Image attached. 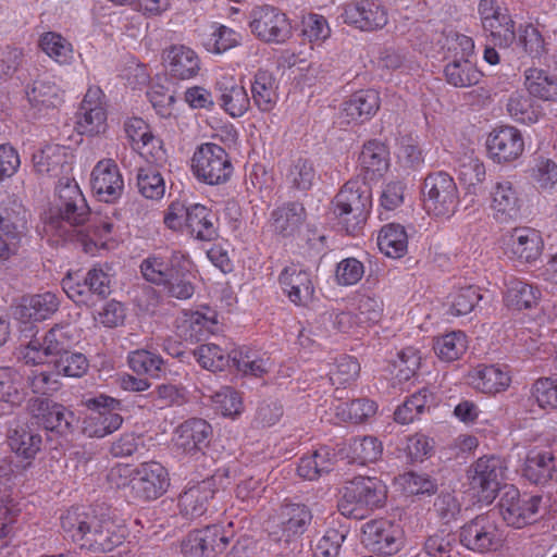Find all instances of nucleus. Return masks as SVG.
<instances>
[{
    "instance_id": "nucleus-15",
    "label": "nucleus",
    "mask_w": 557,
    "mask_h": 557,
    "mask_svg": "<svg viewBox=\"0 0 557 557\" xmlns=\"http://www.w3.org/2000/svg\"><path fill=\"white\" fill-rule=\"evenodd\" d=\"M500 248L516 265H532L543 253L544 240L539 231L520 226L503 235Z\"/></svg>"
},
{
    "instance_id": "nucleus-23",
    "label": "nucleus",
    "mask_w": 557,
    "mask_h": 557,
    "mask_svg": "<svg viewBox=\"0 0 557 557\" xmlns=\"http://www.w3.org/2000/svg\"><path fill=\"white\" fill-rule=\"evenodd\" d=\"M361 541L370 550L389 556L401 548L403 531L388 520H372L363 524Z\"/></svg>"
},
{
    "instance_id": "nucleus-40",
    "label": "nucleus",
    "mask_w": 557,
    "mask_h": 557,
    "mask_svg": "<svg viewBox=\"0 0 557 557\" xmlns=\"http://www.w3.org/2000/svg\"><path fill=\"white\" fill-rule=\"evenodd\" d=\"M11 450L24 460H32L41 448V435L27 423H15L8 434Z\"/></svg>"
},
{
    "instance_id": "nucleus-26",
    "label": "nucleus",
    "mask_w": 557,
    "mask_h": 557,
    "mask_svg": "<svg viewBox=\"0 0 557 557\" xmlns=\"http://www.w3.org/2000/svg\"><path fill=\"white\" fill-rule=\"evenodd\" d=\"M90 185L99 200L113 202L123 193L124 180L117 164L112 159H103L92 169Z\"/></svg>"
},
{
    "instance_id": "nucleus-19",
    "label": "nucleus",
    "mask_w": 557,
    "mask_h": 557,
    "mask_svg": "<svg viewBox=\"0 0 557 557\" xmlns=\"http://www.w3.org/2000/svg\"><path fill=\"white\" fill-rule=\"evenodd\" d=\"M339 17L361 32H375L388 23V11L379 0H356L342 7Z\"/></svg>"
},
{
    "instance_id": "nucleus-48",
    "label": "nucleus",
    "mask_w": 557,
    "mask_h": 557,
    "mask_svg": "<svg viewBox=\"0 0 557 557\" xmlns=\"http://www.w3.org/2000/svg\"><path fill=\"white\" fill-rule=\"evenodd\" d=\"M377 247L388 258L404 257L408 250V235L405 227L397 223L384 225L377 235Z\"/></svg>"
},
{
    "instance_id": "nucleus-58",
    "label": "nucleus",
    "mask_w": 557,
    "mask_h": 557,
    "mask_svg": "<svg viewBox=\"0 0 557 557\" xmlns=\"http://www.w3.org/2000/svg\"><path fill=\"white\" fill-rule=\"evenodd\" d=\"M527 172L539 189L550 190L557 184V163L546 156L535 154Z\"/></svg>"
},
{
    "instance_id": "nucleus-29",
    "label": "nucleus",
    "mask_w": 557,
    "mask_h": 557,
    "mask_svg": "<svg viewBox=\"0 0 557 557\" xmlns=\"http://www.w3.org/2000/svg\"><path fill=\"white\" fill-rule=\"evenodd\" d=\"M386 490H346L338 503L342 515L362 519L369 512L385 505Z\"/></svg>"
},
{
    "instance_id": "nucleus-61",
    "label": "nucleus",
    "mask_w": 557,
    "mask_h": 557,
    "mask_svg": "<svg viewBox=\"0 0 557 557\" xmlns=\"http://www.w3.org/2000/svg\"><path fill=\"white\" fill-rule=\"evenodd\" d=\"M507 111L513 121L525 125L536 123L543 114L539 104L529 96L521 94L510 96Z\"/></svg>"
},
{
    "instance_id": "nucleus-24",
    "label": "nucleus",
    "mask_w": 557,
    "mask_h": 557,
    "mask_svg": "<svg viewBox=\"0 0 557 557\" xmlns=\"http://www.w3.org/2000/svg\"><path fill=\"white\" fill-rule=\"evenodd\" d=\"M540 503V496L525 490H508L500 500V513L508 525L520 529L534 518Z\"/></svg>"
},
{
    "instance_id": "nucleus-41",
    "label": "nucleus",
    "mask_w": 557,
    "mask_h": 557,
    "mask_svg": "<svg viewBox=\"0 0 557 557\" xmlns=\"http://www.w3.org/2000/svg\"><path fill=\"white\" fill-rule=\"evenodd\" d=\"M359 166L367 181L381 178L389 166L388 150L376 140L367 143L359 156Z\"/></svg>"
},
{
    "instance_id": "nucleus-53",
    "label": "nucleus",
    "mask_w": 557,
    "mask_h": 557,
    "mask_svg": "<svg viewBox=\"0 0 557 557\" xmlns=\"http://www.w3.org/2000/svg\"><path fill=\"white\" fill-rule=\"evenodd\" d=\"M194 356L201 368L211 372L225 371L233 364V350L227 351L213 343L198 346Z\"/></svg>"
},
{
    "instance_id": "nucleus-5",
    "label": "nucleus",
    "mask_w": 557,
    "mask_h": 557,
    "mask_svg": "<svg viewBox=\"0 0 557 557\" xmlns=\"http://www.w3.org/2000/svg\"><path fill=\"white\" fill-rule=\"evenodd\" d=\"M383 312L382 298L372 292L363 290L355 295L348 309H327L320 314L317 322L318 327L323 332L358 334L377 324L382 320Z\"/></svg>"
},
{
    "instance_id": "nucleus-51",
    "label": "nucleus",
    "mask_w": 557,
    "mask_h": 557,
    "mask_svg": "<svg viewBox=\"0 0 557 557\" xmlns=\"http://www.w3.org/2000/svg\"><path fill=\"white\" fill-rule=\"evenodd\" d=\"M41 51L59 65H70L75 60L72 42L55 32H47L40 36Z\"/></svg>"
},
{
    "instance_id": "nucleus-63",
    "label": "nucleus",
    "mask_w": 557,
    "mask_h": 557,
    "mask_svg": "<svg viewBox=\"0 0 557 557\" xmlns=\"http://www.w3.org/2000/svg\"><path fill=\"white\" fill-rule=\"evenodd\" d=\"M158 169L149 165L137 171L138 191L146 199L160 200L165 194V182Z\"/></svg>"
},
{
    "instance_id": "nucleus-44",
    "label": "nucleus",
    "mask_w": 557,
    "mask_h": 557,
    "mask_svg": "<svg viewBox=\"0 0 557 557\" xmlns=\"http://www.w3.org/2000/svg\"><path fill=\"white\" fill-rule=\"evenodd\" d=\"M200 44L210 53L221 54L237 47L242 41L239 33L220 23H211L203 27Z\"/></svg>"
},
{
    "instance_id": "nucleus-14",
    "label": "nucleus",
    "mask_w": 557,
    "mask_h": 557,
    "mask_svg": "<svg viewBox=\"0 0 557 557\" xmlns=\"http://www.w3.org/2000/svg\"><path fill=\"white\" fill-rule=\"evenodd\" d=\"M424 207L435 216L450 218L457 210L459 196L454 178L445 172L425 177L423 184Z\"/></svg>"
},
{
    "instance_id": "nucleus-55",
    "label": "nucleus",
    "mask_w": 557,
    "mask_h": 557,
    "mask_svg": "<svg viewBox=\"0 0 557 557\" xmlns=\"http://www.w3.org/2000/svg\"><path fill=\"white\" fill-rule=\"evenodd\" d=\"M422 354L418 347L408 346L401 349L392 360L388 371L398 383L407 382L416 375L421 366Z\"/></svg>"
},
{
    "instance_id": "nucleus-37",
    "label": "nucleus",
    "mask_w": 557,
    "mask_h": 557,
    "mask_svg": "<svg viewBox=\"0 0 557 557\" xmlns=\"http://www.w3.org/2000/svg\"><path fill=\"white\" fill-rule=\"evenodd\" d=\"M220 106L232 117L243 116L250 106L245 87L233 75L223 74L216 82Z\"/></svg>"
},
{
    "instance_id": "nucleus-31",
    "label": "nucleus",
    "mask_w": 557,
    "mask_h": 557,
    "mask_svg": "<svg viewBox=\"0 0 557 557\" xmlns=\"http://www.w3.org/2000/svg\"><path fill=\"white\" fill-rule=\"evenodd\" d=\"M524 478L535 485H546L555 481L557 467L554 449L536 446L529 450L523 469Z\"/></svg>"
},
{
    "instance_id": "nucleus-22",
    "label": "nucleus",
    "mask_w": 557,
    "mask_h": 557,
    "mask_svg": "<svg viewBox=\"0 0 557 557\" xmlns=\"http://www.w3.org/2000/svg\"><path fill=\"white\" fill-rule=\"evenodd\" d=\"M460 542L475 553L496 550L502 546L504 536L497 524L486 516H476L460 530Z\"/></svg>"
},
{
    "instance_id": "nucleus-3",
    "label": "nucleus",
    "mask_w": 557,
    "mask_h": 557,
    "mask_svg": "<svg viewBox=\"0 0 557 557\" xmlns=\"http://www.w3.org/2000/svg\"><path fill=\"white\" fill-rule=\"evenodd\" d=\"M61 528L82 548L95 553L113 550L126 535L123 520L106 504L70 508L61 517Z\"/></svg>"
},
{
    "instance_id": "nucleus-59",
    "label": "nucleus",
    "mask_w": 557,
    "mask_h": 557,
    "mask_svg": "<svg viewBox=\"0 0 557 557\" xmlns=\"http://www.w3.org/2000/svg\"><path fill=\"white\" fill-rule=\"evenodd\" d=\"M24 376L13 367H0V400L17 405L25 396Z\"/></svg>"
},
{
    "instance_id": "nucleus-1",
    "label": "nucleus",
    "mask_w": 557,
    "mask_h": 557,
    "mask_svg": "<svg viewBox=\"0 0 557 557\" xmlns=\"http://www.w3.org/2000/svg\"><path fill=\"white\" fill-rule=\"evenodd\" d=\"M88 214L89 209L78 184L63 177L59 181L53 202L45 212L42 231L49 240L57 244L77 237L83 250L90 256L117 248L124 233L116 220L100 216L83 226Z\"/></svg>"
},
{
    "instance_id": "nucleus-49",
    "label": "nucleus",
    "mask_w": 557,
    "mask_h": 557,
    "mask_svg": "<svg viewBox=\"0 0 557 557\" xmlns=\"http://www.w3.org/2000/svg\"><path fill=\"white\" fill-rule=\"evenodd\" d=\"M251 92L253 102L260 111H272L278 100L277 86L273 74L264 70L258 71L251 84Z\"/></svg>"
},
{
    "instance_id": "nucleus-11",
    "label": "nucleus",
    "mask_w": 557,
    "mask_h": 557,
    "mask_svg": "<svg viewBox=\"0 0 557 557\" xmlns=\"http://www.w3.org/2000/svg\"><path fill=\"white\" fill-rule=\"evenodd\" d=\"M113 268L109 263H98L88 270L84 283L77 273L67 272L62 280V288L66 296L78 305H87L90 294L107 297L111 293Z\"/></svg>"
},
{
    "instance_id": "nucleus-36",
    "label": "nucleus",
    "mask_w": 557,
    "mask_h": 557,
    "mask_svg": "<svg viewBox=\"0 0 557 557\" xmlns=\"http://www.w3.org/2000/svg\"><path fill=\"white\" fill-rule=\"evenodd\" d=\"M33 412L48 431L66 434L72 429L74 416L61 404L48 398H38L33 405Z\"/></svg>"
},
{
    "instance_id": "nucleus-21",
    "label": "nucleus",
    "mask_w": 557,
    "mask_h": 557,
    "mask_svg": "<svg viewBox=\"0 0 557 557\" xmlns=\"http://www.w3.org/2000/svg\"><path fill=\"white\" fill-rule=\"evenodd\" d=\"M76 128L79 134L97 136L106 133L108 115L104 94L97 86H90L76 114Z\"/></svg>"
},
{
    "instance_id": "nucleus-20",
    "label": "nucleus",
    "mask_w": 557,
    "mask_h": 557,
    "mask_svg": "<svg viewBox=\"0 0 557 557\" xmlns=\"http://www.w3.org/2000/svg\"><path fill=\"white\" fill-rule=\"evenodd\" d=\"M277 283L283 295L297 307H309L314 300L312 274L301 264L290 263L283 268Z\"/></svg>"
},
{
    "instance_id": "nucleus-28",
    "label": "nucleus",
    "mask_w": 557,
    "mask_h": 557,
    "mask_svg": "<svg viewBox=\"0 0 557 557\" xmlns=\"http://www.w3.org/2000/svg\"><path fill=\"white\" fill-rule=\"evenodd\" d=\"M228 542L220 525H208L190 532L182 542V553L185 557H212L213 553L222 550Z\"/></svg>"
},
{
    "instance_id": "nucleus-13",
    "label": "nucleus",
    "mask_w": 557,
    "mask_h": 557,
    "mask_svg": "<svg viewBox=\"0 0 557 557\" xmlns=\"http://www.w3.org/2000/svg\"><path fill=\"white\" fill-rule=\"evenodd\" d=\"M488 160L494 164L507 166L518 162L525 151L523 133L511 125L498 126L487 133L484 141Z\"/></svg>"
},
{
    "instance_id": "nucleus-18",
    "label": "nucleus",
    "mask_w": 557,
    "mask_h": 557,
    "mask_svg": "<svg viewBox=\"0 0 557 557\" xmlns=\"http://www.w3.org/2000/svg\"><path fill=\"white\" fill-rule=\"evenodd\" d=\"M86 405L90 413L84 421V432L89 437H104L122 425L119 400L100 395L88 399Z\"/></svg>"
},
{
    "instance_id": "nucleus-7",
    "label": "nucleus",
    "mask_w": 557,
    "mask_h": 557,
    "mask_svg": "<svg viewBox=\"0 0 557 557\" xmlns=\"http://www.w3.org/2000/svg\"><path fill=\"white\" fill-rule=\"evenodd\" d=\"M485 201L490 215L498 224L518 222L528 210L523 190L509 177H499L492 182Z\"/></svg>"
},
{
    "instance_id": "nucleus-25",
    "label": "nucleus",
    "mask_w": 557,
    "mask_h": 557,
    "mask_svg": "<svg viewBox=\"0 0 557 557\" xmlns=\"http://www.w3.org/2000/svg\"><path fill=\"white\" fill-rule=\"evenodd\" d=\"M512 382V373L507 364H479L467 374V383L476 392L496 395L506 392Z\"/></svg>"
},
{
    "instance_id": "nucleus-60",
    "label": "nucleus",
    "mask_w": 557,
    "mask_h": 557,
    "mask_svg": "<svg viewBox=\"0 0 557 557\" xmlns=\"http://www.w3.org/2000/svg\"><path fill=\"white\" fill-rule=\"evenodd\" d=\"M334 454L331 448L323 446L317 449L312 455L302 457L297 468L300 478L313 481L323 472L330 470Z\"/></svg>"
},
{
    "instance_id": "nucleus-38",
    "label": "nucleus",
    "mask_w": 557,
    "mask_h": 557,
    "mask_svg": "<svg viewBox=\"0 0 557 557\" xmlns=\"http://www.w3.org/2000/svg\"><path fill=\"white\" fill-rule=\"evenodd\" d=\"M211 432V425L207 421L189 419L175 430L173 443L183 454L196 453L207 445Z\"/></svg>"
},
{
    "instance_id": "nucleus-42",
    "label": "nucleus",
    "mask_w": 557,
    "mask_h": 557,
    "mask_svg": "<svg viewBox=\"0 0 557 557\" xmlns=\"http://www.w3.org/2000/svg\"><path fill=\"white\" fill-rule=\"evenodd\" d=\"M59 305L57 295L46 292L24 298L15 314L24 322H39L50 318L58 310Z\"/></svg>"
},
{
    "instance_id": "nucleus-50",
    "label": "nucleus",
    "mask_w": 557,
    "mask_h": 557,
    "mask_svg": "<svg viewBox=\"0 0 557 557\" xmlns=\"http://www.w3.org/2000/svg\"><path fill=\"white\" fill-rule=\"evenodd\" d=\"M24 227V216L0 214V261L8 260L17 251Z\"/></svg>"
},
{
    "instance_id": "nucleus-43",
    "label": "nucleus",
    "mask_w": 557,
    "mask_h": 557,
    "mask_svg": "<svg viewBox=\"0 0 557 557\" xmlns=\"http://www.w3.org/2000/svg\"><path fill=\"white\" fill-rule=\"evenodd\" d=\"M305 221V208L297 202L275 208L270 215L269 227L283 237L294 236Z\"/></svg>"
},
{
    "instance_id": "nucleus-8",
    "label": "nucleus",
    "mask_w": 557,
    "mask_h": 557,
    "mask_svg": "<svg viewBox=\"0 0 557 557\" xmlns=\"http://www.w3.org/2000/svg\"><path fill=\"white\" fill-rule=\"evenodd\" d=\"M312 520L309 508L300 504H287L269 521V537L292 553L300 552L301 536Z\"/></svg>"
},
{
    "instance_id": "nucleus-39",
    "label": "nucleus",
    "mask_w": 557,
    "mask_h": 557,
    "mask_svg": "<svg viewBox=\"0 0 557 557\" xmlns=\"http://www.w3.org/2000/svg\"><path fill=\"white\" fill-rule=\"evenodd\" d=\"M164 62L170 74L178 79H190L200 70V60L197 53L183 45L171 46L164 52Z\"/></svg>"
},
{
    "instance_id": "nucleus-46",
    "label": "nucleus",
    "mask_w": 557,
    "mask_h": 557,
    "mask_svg": "<svg viewBox=\"0 0 557 557\" xmlns=\"http://www.w3.org/2000/svg\"><path fill=\"white\" fill-rule=\"evenodd\" d=\"M186 230L195 239L202 242L214 239L218 236L215 214L203 205H190Z\"/></svg>"
},
{
    "instance_id": "nucleus-52",
    "label": "nucleus",
    "mask_w": 557,
    "mask_h": 557,
    "mask_svg": "<svg viewBox=\"0 0 557 557\" xmlns=\"http://www.w3.org/2000/svg\"><path fill=\"white\" fill-rule=\"evenodd\" d=\"M433 349L442 362L460 359L468 349V337L462 331H451L434 339Z\"/></svg>"
},
{
    "instance_id": "nucleus-64",
    "label": "nucleus",
    "mask_w": 557,
    "mask_h": 557,
    "mask_svg": "<svg viewBox=\"0 0 557 557\" xmlns=\"http://www.w3.org/2000/svg\"><path fill=\"white\" fill-rule=\"evenodd\" d=\"M432 399L433 394L428 388L418 391L395 410V421L401 424L411 423L424 412Z\"/></svg>"
},
{
    "instance_id": "nucleus-47",
    "label": "nucleus",
    "mask_w": 557,
    "mask_h": 557,
    "mask_svg": "<svg viewBox=\"0 0 557 557\" xmlns=\"http://www.w3.org/2000/svg\"><path fill=\"white\" fill-rule=\"evenodd\" d=\"M330 360L320 366V371L325 372L331 385L345 386L359 375L360 364L354 357L341 355Z\"/></svg>"
},
{
    "instance_id": "nucleus-35",
    "label": "nucleus",
    "mask_w": 557,
    "mask_h": 557,
    "mask_svg": "<svg viewBox=\"0 0 557 557\" xmlns=\"http://www.w3.org/2000/svg\"><path fill=\"white\" fill-rule=\"evenodd\" d=\"M72 153L69 148L58 144H47L33 154V164L37 173L58 176L71 169Z\"/></svg>"
},
{
    "instance_id": "nucleus-62",
    "label": "nucleus",
    "mask_w": 557,
    "mask_h": 557,
    "mask_svg": "<svg viewBox=\"0 0 557 557\" xmlns=\"http://www.w3.org/2000/svg\"><path fill=\"white\" fill-rule=\"evenodd\" d=\"M332 34L329 21L321 14L309 13L301 18V35L311 48L322 47Z\"/></svg>"
},
{
    "instance_id": "nucleus-33",
    "label": "nucleus",
    "mask_w": 557,
    "mask_h": 557,
    "mask_svg": "<svg viewBox=\"0 0 557 557\" xmlns=\"http://www.w3.org/2000/svg\"><path fill=\"white\" fill-rule=\"evenodd\" d=\"M507 463L498 456H483L468 470L471 487H502L506 479Z\"/></svg>"
},
{
    "instance_id": "nucleus-6",
    "label": "nucleus",
    "mask_w": 557,
    "mask_h": 557,
    "mask_svg": "<svg viewBox=\"0 0 557 557\" xmlns=\"http://www.w3.org/2000/svg\"><path fill=\"white\" fill-rule=\"evenodd\" d=\"M334 213L349 235H358L372 208L371 190L358 182H347L333 201Z\"/></svg>"
},
{
    "instance_id": "nucleus-27",
    "label": "nucleus",
    "mask_w": 557,
    "mask_h": 557,
    "mask_svg": "<svg viewBox=\"0 0 557 557\" xmlns=\"http://www.w3.org/2000/svg\"><path fill=\"white\" fill-rule=\"evenodd\" d=\"M218 314L205 307L201 310H184L176 318V334L184 341L197 342L216 331Z\"/></svg>"
},
{
    "instance_id": "nucleus-9",
    "label": "nucleus",
    "mask_w": 557,
    "mask_h": 557,
    "mask_svg": "<svg viewBox=\"0 0 557 557\" xmlns=\"http://www.w3.org/2000/svg\"><path fill=\"white\" fill-rule=\"evenodd\" d=\"M383 451L382 444L372 436L354 440L348 448L339 449L341 458H347L351 462H358L359 467L352 476H347L345 483L354 487H387V483L383 482L373 472L364 467L366 462L376 461Z\"/></svg>"
},
{
    "instance_id": "nucleus-17",
    "label": "nucleus",
    "mask_w": 557,
    "mask_h": 557,
    "mask_svg": "<svg viewBox=\"0 0 557 557\" xmlns=\"http://www.w3.org/2000/svg\"><path fill=\"white\" fill-rule=\"evenodd\" d=\"M424 39L417 38L413 45L426 55L435 57L443 52L444 58L453 61L470 59L474 54V40L472 37L457 32L424 34Z\"/></svg>"
},
{
    "instance_id": "nucleus-54",
    "label": "nucleus",
    "mask_w": 557,
    "mask_h": 557,
    "mask_svg": "<svg viewBox=\"0 0 557 557\" xmlns=\"http://www.w3.org/2000/svg\"><path fill=\"white\" fill-rule=\"evenodd\" d=\"M524 85L530 95L543 100L557 98V78L546 70L531 67L524 72Z\"/></svg>"
},
{
    "instance_id": "nucleus-16",
    "label": "nucleus",
    "mask_w": 557,
    "mask_h": 557,
    "mask_svg": "<svg viewBox=\"0 0 557 557\" xmlns=\"http://www.w3.org/2000/svg\"><path fill=\"white\" fill-rule=\"evenodd\" d=\"M251 33L268 44L285 42L292 35V25L281 10L272 5L256 7L249 14Z\"/></svg>"
},
{
    "instance_id": "nucleus-12",
    "label": "nucleus",
    "mask_w": 557,
    "mask_h": 557,
    "mask_svg": "<svg viewBox=\"0 0 557 557\" xmlns=\"http://www.w3.org/2000/svg\"><path fill=\"white\" fill-rule=\"evenodd\" d=\"M478 15L483 32L495 46L507 49L516 42V23L502 2L479 0Z\"/></svg>"
},
{
    "instance_id": "nucleus-34",
    "label": "nucleus",
    "mask_w": 557,
    "mask_h": 557,
    "mask_svg": "<svg viewBox=\"0 0 557 557\" xmlns=\"http://www.w3.org/2000/svg\"><path fill=\"white\" fill-rule=\"evenodd\" d=\"M380 108V96L374 89L359 90L343 103L342 123L359 124L370 120Z\"/></svg>"
},
{
    "instance_id": "nucleus-10",
    "label": "nucleus",
    "mask_w": 557,
    "mask_h": 557,
    "mask_svg": "<svg viewBox=\"0 0 557 557\" xmlns=\"http://www.w3.org/2000/svg\"><path fill=\"white\" fill-rule=\"evenodd\" d=\"M191 170L198 181L208 185H220L231 178L234 168L224 148L213 143H205L193 154Z\"/></svg>"
},
{
    "instance_id": "nucleus-30",
    "label": "nucleus",
    "mask_w": 557,
    "mask_h": 557,
    "mask_svg": "<svg viewBox=\"0 0 557 557\" xmlns=\"http://www.w3.org/2000/svg\"><path fill=\"white\" fill-rule=\"evenodd\" d=\"M29 109L26 119H37L49 108H55L62 101L59 87L47 76L37 77L25 88Z\"/></svg>"
},
{
    "instance_id": "nucleus-57",
    "label": "nucleus",
    "mask_w": 557,
    "mask_h": 557,
    "mask_svg": "<svg viewBox=\"0 0 557 557\" xmlns=\"http://www.w3.org/2000/svg\"><path fill=\"white\" fill-rule=\"evenodd\" d=\"M447 83L457 88H466L476 85L482 73L470 59L449 61L444 70Z\"/></svg>"
},
{
    "instance_id": "nucleus-56",
    "label": "nucleus",
    "mask_w": 557,
    "mask_h": 557,
    "mask_svg": "<svg viewBox=\"0 0 557 557\" xmlns=\"http://www.w3.org/2000/svg\"><path fill=\"white\" fill-rule=\"evenodd\" d=\"M233 366L244 375L261 376L271 368L269 357L248 347L233 349Z\"/></svg>"
},
{
    "instance_id": "nucleus-32",
    "label": "nucleus",
    "mask_w": 557,
    "mask_h": 557,
    "mask_svg": "<svg viewBox=\"0 0 557 557\" xmlns=\"http://www.w3.org/2000/svg\"><path fill=\"white\" fill-rule=\"evenodd\" d=\"M540 297V289L527 280L515 275L504 277L503 304L507 309H531L537 305Z\"/></svg>"
},
{
    "instance_id": "nucleus-4",
    "label": "nucleus",
    "mask_w": 557,
    "mask_h": 557,
    "mask_svg": "<svg viewBox=\"0 0 557 557\" xmlns=\"http://www.w3.org/2000/svg\"><path fill=\"white\" fill-rule=\"evenodd\" d=\"M143 277L161 286L171 297L186 300L195 293L196 267L183 251H159L146 257L140 263Z\"/></svg>"
},
{
    "instance_id": "nucleus-45",
    "label": "nucleus",
    "mask_w": 557,
    "mask_h": 557,
    "mask_svg": "<svg viewBox=\"0 0 557 557\" xmlns=\"http://www.w3.org/2000/svg\"><path fill=\"white\" fill-rule=\"evenodd\" d=\"M456 173L466 196L478 197L486 181L484 161L476 156H467L459 161Z\"/></svg>"
},
{
    "instance_id": "nucleus-2",
    "label": "nucleus",
    "mask_w": 557,
    "mask_h": 557,
    "mask_svg": "<svg viewBox=\"0 0 557 557\" xmlns=\"http://www.w3.org/2000/svg\"><path fill=\"white\" fill-rule=\"evenodd\" d=\"M79 341L75 326L57 324L41 337H34L21 344L16 357L28 366L52 364L59 376L82 377L89 368L87 357L72 347Z\"/></svg>"
}]
</instances>
